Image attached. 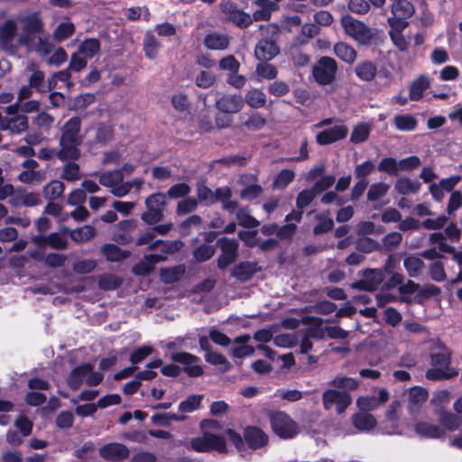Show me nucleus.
Returning a JSON list of instances; mask_svg holds the SVG:
<instances>
[{
    "instance_id": "obj_1",
    "label": "nucleus",
    "mask_w": 462,
    "mask_h": 462,
    "mask_svg": "<svg viewBox=\"0 0 462 462\" xmlns=\"http://www.w3.org/2000/svg\"><path fill=\"white\" fill-rule=\"evenodd\" d=\"M42 26L35 14L7 20L0 27V43L5 50L14 51L19 46L30 43Z\"/></svg>"
},
{
    "instance_id": "obj_2",
    "label": "nucleus",
    "mask_w": 462,
    "mask_h": 462,
    "mask_svg": "<svg viewBox=\"0 0 462 462\" xmlns=\"http://www.w3.org/2000/svg\"><path fill=\"white\" fill-rule=\"evenodd\" d=\"M80 126L81 120L77 116L64 124L60 140V150L58 153L60 160H77L80 156L79 146L83 140V136L80 134Z\"/></svg>"
},
{
    "instance_id": "obj_3",
    "label": "nucleus",
    "mask_w": 462,
    "mask_h": 462,
    "mask_svg": "<svg viewBox=\"0 0 462 462\" xmlns=\"http://www.w3.org/2000/svg\"><path fill=\"white\" fill-rule=\"evenodd\" d=\"M260 30L262 34L266 33L269 38L259 41L254 50V55L259 60H270L279 52V49L275 44V36L278 29L273 24H267L261 26Z\"/></svg>"
},
{
    "instance_id": "obj_4",
    "label": "nucleus",
    "mask_w": 462,
    "mask_h": 462,
    "mask_svg": "<svg viewBox=\"0 0 462 462\" xmlns=\"http://www.w3.org/2000/svg\"><path fill=\"white\" fill-rule=\"evenodd\" d=\"M457 374V372L449 366V356L446 350L431 356V368L426 373L429 380L448 379Z\"/></svg>"
},
{
    "instance_id": "obj_5",
    "label": "nucleus",
    "mask_w": 462,
    "mask_h": 462,
    "mask_svg": "<svg viewBox=\"0 0 462 462\" xmlns=\"http://www.w3.org/2000/svg\"><path fill=\"white\" fill-rule=\"evenodd\" d=\"M95 175L98 176L99 183L108 188L116 197H125L132 189V183L124 181V175L121 171H109L99 175L95 173Z\"/></svg>"
},
{
    "instance_id": "obj_6",
    "label": "nucleus",
    "mask_w": 462,
    "mask_h": 462,
    "mask_svg": "<svg viewBox=\"0 0 462 462\" xmlns=\"http://www.w3.org/2000/svg\"><path fill=\"white\" fill-rule=\"evenodd\" d=\"M341 25L345 32L362 44H367L373 38L372 30L363 22L346 14L341 17Z\"/></svg>"
},
{
    "instance_id": "obj_7",
    "label": "nucleus",
    "mask_w": 462,
    "mask_h": 462,
    "mask_svg": "<svg viewBox=\"0 0 462 462\" xmlns=\"http://www.w3.org/2000/svg\"><path fill=\"white\" fill-rule=\"evenodd\" d=\"M190 446L197 452H209L212 450L223 452L226 448V441L222 436L214 432L203 431L201 436L190 440Z\"/></svg>"
},
{
    "instance_id": "obj_8",
    "label": "nucleus",
    "mask_w": 462,
    "mask_h": 462,
    "mask_svg": "<svg viewBox=\"0 0 462 462\" xmlns=\"http://www.w3.org/2000/svg\"><path fill=\"white\" fill-rule=\"evenodd\" d=\"M166 194L155 193L149 196L145 200L147 211L143 213L142 219L147 224H155L163 217V209L166 207Z\"/></svg>"
},
{
    "instance_id": "obj_9",
    "label": "nucleus",
    "mask_w": 462,
    "mask_h": 462,
    "mask_svg": "<svg viewBox=\"0 0 462 462\" xmlns=\"http://www.w3.org/2000/svg\"><path fill=\"white\" fill-rule=\"evenodd\" d=\"M337 70V61L330 57H322L313 66L312 75L320 85H328L333 82Z\"/></svg>"
},
{
    "instance_id": "obj_10",
    "label": "nucleus",
    "mask_w": 462,
    "mask_h": 462,
    "mask_svg": "<svg viewBox=\"0 0 462 462\" xmlns=\"http://www.w3.org/2000/svg\"><path fill=\"white\" fill-rule=\"evenodd\" d=\"M270 422L273 430L282 439H291L298 433L296 423L282 411L273 413L270 417Z\"/></svg>"
},
{
    "instance_id": "obj_11",
    "label": "nucleus",
    "mask_w": 462,
    "mask_h": 462,
    "mask_svg": "<svg viewBox=\"0 0 462 462\" xmlns=\"http://www.w3.org/2000/svg\"><path fill=\"white\" fill-rule=\"evenodd\" d=\"M322 402L326 410L335 405L337 413H342L351 404L352 398L346 392L329 389L323 393Z\"/></svg>"
},
{
    "instance_id": "obj_12",
    "label": "nucleus",
    "mask_w": 462,
    "mask_h": 462,
    "mask_svg": "<svg viewBox=\"0 0 462 462\" xmlns=\"http://www.w3.org/2000/svg\"><path fill=\"white\" fill-rule=\"evenodd\" d=\"M392 16L388 17V24H394L397 23L400 25H408L406 21L411 17L415 13L413 5L407 0H395L391 5Z\"/></svg>"
},
{
    "instance_id": "obj_13",
    "label": "nucleus",
    "mask_w": 462,
    "mask_h": 462,
    "mask_svg": "<svg viewBox=\"0 0 462 462\" xmlns=\"http://www.w3.org/2000/svg\"><path fill=\"white\" fill-rule=\"evenodd\" d=\"M325 321L326 320L317 317L306 318V322L310 323V328L307 330L306 337L300 343L301 353H308L312 348V343L310 340V337H324L325 332L323 329V324Z\"/></svg>"
},
{
    "instance_id": "obj_14",
    "label": "nucleus",
    "mask_w": 462,
    "mask_h": 462,
    "mask_svg": "<svg viewBox=\"0 0 462 462\" xmlns=\"http://www.w3.org/2000/svg\"><path fill=\"white\" fill-rule=\"evenodd\" d=\"M171 360L183 365L184 371L189 376H199L203 373L199 357L186 352H177L171 355Z\"/></svg>"
},
{
    "instance_id": "obj_15",
    "label": "nucleus",
    "mask_w": 462,
    "mask_h": 462,
    "mask_svg": "<svg viewBox=\"0 0 462 462\" xmlns=\"http://www.w3.org/2000/svg\"><path fill=\"white\" fill-rule=\"evenodd\" d=\"M348 133L344 124L335 125L330 128L320 131L316 135V142L320 145H327L344 139Z\"/></svg>"
},
{
    "instance_id": "obj_16",
    "label": "nucleus",
    "mask_w": 462,
    "mask_h": 462,
    "mask_svg": "<svg viewBox=\"0 0 462 462\" xmlns=\"http://www.w3.org/2000/svg\"><path fill=\"white\" fill-rule=\"evenodd\" d=\"M383 281V273L380 269H368L364 274L363 278L352 284L353 288L361 289L365 291H374Z\"/></svg>"
},
{
    "instance_id": "obj_17",
    "label": "nucleus",
    "mask_w": 462,
    "mask_h": 462,
    "mask_svg": "<svg viewBox=\"0 0 462 462\" xmlns=\"http://www.w3.org/2000/svg\"><path fill=\"white\" fill-rule=\"evenodd\" d=\"M217 244L222 251L218 258V267L224 269L236 260L238 245L235 240L226 237L219 239Z\"/></svg>"
},
{
    "instance_id": "obj_18",
    "label": "nucleus",
    "mask_w": 462,
    "mask_h": 462,
    "mask_svg": "<svg viewBox=\"0 0 462 462\" xmlns=\"http://www.w3.org/2000/svg\"><path fill=\"white\" fill-rule=\"evenodd\" d=\"M280 0H254L252 8L254 9L253 19L254 21L269 20L272 13L278 9Z\"/></svg>"
},
{
    "instance_id": "obj_19",
    "label": "nucleus",
    "mask_w": 462,
    "mask_h": 462,
    "mask_svg": "<svg viewBox=\"0 0 462 462\" xmlns=\"http://www.w3.org/2000/svg\"><path fill=\"white\" fill-rule=\"evenodd\" d=\"M99 455L109 461H121L129 456V450L123 444L109 443L100 448Z\"/></svg>"
},
{
    "instance_id": "obj_20",
    "label": "nucleus",
    "mask_w": 462,
    "mask_h": 462,
    "mask_svg": "<svg viewBox=\"0 0 462 462\" xmlns=\"http://www.w3.org/2000/svg\"><path fill=\"white\" fill-rule=\"evenodd\" d=\"M245 101L238 95H226L216 102V106L223 113L236 114L244 106Z\"/></svg>"
},
{
    "instance_id": "obj_21",
    "label": "nucleus",
    "mask_w": 462,
    "mask_h": 462,
    "mask_svg": "<svg viewBox=\"0 0 462 462\" xmlns=\"http://www.w3.org/2000/svg\"><path fill=\"white\" fill-rule=\"evenodd\" d=\"M244 439L246 444L254 449L263 447L268 441V437L264 431L254 426L245 429Z\"/></svg>"
},
{
    "instance_id": "obj_22",
    "label": "nucleus",
    "mask_w": 462,
    "mask_h": 462,
    "mask_svg": "<svg viewBox=\"0 0 462 462\" xmlns=\"http://www.w3.org/2000/svg\"><path fill=\"white\" fill-rule=\"evenodd\" d=\"M17 106H11L6 107V112L10 117L7 119L5 128L9 129L13 133H21L24 131L27 126V117L25 116H16Z\"/></svg>"
},
{
    "instance_id": "obj_23",
    "label": "nucleus",
    "mask_w": 462,
    "mask_h": 462,
    "mask_svg": "<svg viewBox=\"0 0 462 462\" xmlns=\"http://www.w3.org/2000/svg\"><path fill=\"white\" fill-rule=\"evenodd\" d=\"M9 202L14 207H33L41 203V199L37 193L18 189L10 199Z\"/></svg>"
},
{
    "instance_id": "obj_24",
    "label": "nucleus",
    "mask_w": 462,
    "mask_h": 462,
    "mask_svg": "<svg viewBox=\"0 0 462 462\" xmlns=\"http://www.w3.org/2000/svg\"><path fill=\"white\" fill-rule=\"evenodd\" d=\"M390 30L388 32L389 37L393 44L400 51H406L409 47V40L403 35L402 31L408 25H400L397 23L389 24Z\"/></svg>"
},
{
    "instance_id": "obj_25",
    "label": "nucleus",
    "mask_w": 462,
    "mask_h": 462,
    "mask_svg": "<svg viewBox=\"0 0 462 462\" xmlns=\"http://www.w3.org/2000/svg\"><path fill=\"white\" fill-rule=\"evenodd\" d=\"M164 260L165 257L160 254L146 255L141 262L134 266L133 272L137 275H147L153 270L155 263Z\"/></svg>"
},
{
    "instance_id": "obj_26",
    "label": "nucleus",
    "mask_w": 462,
    "mask_h": 462,
    "mask_svg": "<svg viewBox=\"0 0 462 462\" xmlns=\"http://www.w3.org/2000/svg\"><path fill=\"white\" fill-rule=\"evenodd\" d=\"M89 370V364L82 365L75 368L68 377V384L73 389H79L83 383H86L87 373Z\"/></svg>"
},
{
    "instance_id": "obj_27",
    "label": "nucleus",
    "mask_w": 462,
    "mask_h": 462,
    "mask_svg": "<svg viewBox=\"0 0 462 462\" xmlns=\"http://www.w3.org/2000/svg\"><path fill=\"white\" fill-rule=\"evenodd\" d=\"M101 253L109 262H119L126 259L130 255L128 251L122 250L117 245L112 244L103 245Z\"/></svg>"
},
{
    "instance_id": "obj_28",
    "label": "nucleus",
    "mask_w": 462,
    "mask_h": 462,
    "mask_svg": "<svg viewBox=\"0 0 462 462\" xmlns=\"http://www.w3.org/2000/svg\"><path fill=\"white\" fill-rule=\"evenodd\" d=\"M399 407L398 402H393L386 411V425L383 430V432L386 434H398L402 433V430L398 428L396 423L397 420V409Z\"/></svg>"
},
{
    "instance_id": "obj_29",
    "label": "nucleus",
    "mask_w": 462,
    "mask_h": 462,
    "mask_svg": "<svg viewBox=\"0 0 462 462\" xmlns=\"http://www.w3.org/2000/svg\"><path fill=\"white\" fill-rule=\"evenodd\" d=\"M335 55L346 63L352 64L356 59L355 49L346 42H337L334 46Z\"/></svg>"
},
{
    "instance_id": "obj_30",
    "label": "nucleus",
    "mask_w": 462,
    "mask_h": 462,
    "mask_svg": "<svg viewBox=\"0 0 462 462\" xmlns=\"http://www.w3.org/2000/svg\"><path fill=\"white\" fill-rule=\"evenodd\" d=\"M160 49H161V44L156 40L152 32L147 31L145 32L144 38H143V51H144L145 56L150 60H153L157 57Z\"/></svg>"
},
{
    "instance_id": "obj_31",
    "label": "nucleus",
    "mask_w": 462,
    "mask_h": 462,
    "mask_svg": "<svg viewBox=\"0 0 462 462\" xmlns=\"http://www.w3.org/2000/svg\"><path fill=\"white\" fill-rule=\"evenodd\" d=\"M394 189L402 195L415 194L420 189V183L416 180L400 178L396 180Z\"/></svg>"
},
{
    "instance_id": "obj_32",
    "label": "nucleus",
    "mask_w": 462,
    "mask_h": 462,
    "mask_svg": "<svg viewBox=\"0 0 462 462\" xmlns=\"http://www.w3.org/2000/svg\"><path fill=\"white\" fill-rule=\"evenodd\" d=\"M204 43L211 50H225L229 44V38L225 34L212 32L205 37Z\"/></svg>"
},
{
    "instance_id": "obj_33",
    "label": "nucleus",
    "mask_w": 462,
    "mask_h": 462,
    "mask_svg": "<svg viewBox=\"0 0 462 462\" xmlns=\"http://www.w3.org/2000/svg\"><path fill=\"white\" fill-rule=\"evenodd\" d=\"M430 79L426 76H420L416 79L410 87V98L411 100L420 99L423 92L430 88Z\"/></svg>"
},
{
    "instance_id": "obj_34",
    "label": "nucleus",
    "mask_w": 462,
    "mask_h": 462,
    "mask_svg": "<svg viewBox=\"0 0 462 462\" xmlns=\"http://www.w3.org/2000/svg\"><path fill=\"white\" fill-rule=\"evenodd\" d=\"M415 431L426 438H439L445 434L444 430L439 427L428 422H420L415 426Z\"/></svg>"
},
{
    "instance_id": "obj_35",
    "label": "nucleus",
    "mask_w": 462,
    "mask_h": 462,
    "mask_svg": "<svg viewBox=\"0 0 462 462\" xmlns=\"http://www.w3.org/2000/svg\"><path fill=\"white\" fill-rule=\"evenodd\" d=\"M249 340V335H243L236 338V343L239 345L232 348V353L235 357L242 358L254 353V347L247 345Z\"/></svg>"
},
{
    "instance_id": "obj_36",
    "label": "nucleus",
    "mask_w": 462,
    "mask_h": 462,
    "mask_svg": "<svg viewBox=\"0 0 462 462\" xmlns=\"http://www.w3.org/2000/svg\"><path fill=\"white\" fill-rule=\"evenodd\" d=\"M353 424L360 430H369L375 426L376 420L373 415L361 411L353 416Z\"/></svg>"
},
{
    "instance_id": "obj_37",
    "label": "nucleus",
    "mask_w": 462,
    "mask_h": 462,
    "mask_svg": "<svg viewBox=\"0 0 462 462\" xmlns=\"http://www.w3.org/2000/svg\"><path fill=\"white\" fill-rule=\"evenodd\" d=\"M100 50V43L98 40L90 38L83 41L79 46V52L85 58L91 59Z\"/></svg>"
},
{
    "instance_id": "obj_38",
    "label": "nucleus",
    "mask_w": 462,
    "mask_h": 462,
    "mask_svg": "<svg viewBox=\"0 0 462 462\" xmlns=\"http://www.w3.org/2000/svg\"><path fill=\"white\" fill-rule=\"evenodd\" d=\"M228 19L240 27H247L252 23V16L242 10L230 6L228 11Z\"/></svg>"
},
{
    "instance_id": "obj_39",
    "label": "nucleus",
    "mask_w": 462,
    "mask_h": 462,
    "mask_svg": "<svg viewBox=\"0 0 462 462\" xmlns=\"http://www.w3.org/2000/svg\"><path fill=\"white\" fill-rule=\"evenodd\" d=\"M96 236V229L92 226H84L70 232V237L76 243H85Z\"/></svg>"
},
{
    "instance_id": "obj_40",
    "label": "nucleus",
    "mask_w": 462,
    "mask_h": 462,
    "mask_svg": "<svg viewBox=\"0 0 462 462\" xmlns=\"http://www.w3.org/2000/svg\"><path fill=\"white\" fill-rule=\"evenodd\" d=\"M403 265L411 277H417L423 269L424 263L420 258L410 255L403 260Z\"/></svg>"
},
{
    "instance_id": "obj_41",
    "label": "nucleus",
    "mask_w": 462,
    "mask_h": 462,
    "mask_svg": "<svg viewBox=\"0 0 462 462\" xmlns=\"http://www.w3.org/2000/svg\"><path fill=\"white\" fill-rule=\"evenodd\" d=\"M371 132V125L366 123L356 125L350 135V141L354 143H361L367 140Z\"/></svg>"
},
{
    "instance_id": "obj_42",
    "label": "nucleus",
    "mask_w": 462,
    "mask_h": 462,
    "mask_svg": "<svg viewBox=\"0 0 462 462\" xmlns=\"http://www.w3.org/2000/svg\"><path fill=\"white\" fill-rule=\"evenodd\" d=\"M185 273L183 265H178L161 271V279L165 283H173L179 281Z\"/></svg>"
},
{
    "instance_id": "obj_43",
    "label": "nucleus",
    "mask_w": 462,
    "mask_h": 462,
    "mask_svg": "<svg viewBox=\"0 0 462 462\" xmlns=\"http://www.w3.org/2000/svg\"><path fill=\"white\" fill-rule=\"evenodd\" d=\"M355 70L357 77L365 81L372 80L376 74V67L370 61L358 64Z\"/></svg>"
},
{
    "instance_id": "obj_44",
    "label": "nucleus",
    "mask_w": 462,
    "mask_h": 462,
    "mask_svg": "<svg viewBox=\"0 0 462 462\" xmlns=\"http://www.w3.org/2000/svg\"><path fill=\"white\" fill-rule=\"evenodd\" d=\"M248 106L253 108H259L265 105L266 97L265 94L259 89H251L246 95L245 100Z\"/></svg>"
},
{
    "instance_id": "obj_45",
    "label": "nucleus",
    "mask_w": 462,
    "mask_h": 462,
    "mask_svg": "<svg viewBox=\"0 0 462 462\" xmlns=\"http://www.w3.org/2000/svg\"><path fill=\"white\" fill-rule=\"evenodd\" d=\"M65 187L61 181L52 180L43 189V195L48 200H54L64 192Z\"/></svg>"
},
{
    "instance_id": "obj_46",
    "label": "nucleus",
    "mask_w": 462,
    "mask_h": 462,
    "mask_svg": "<svg viewBox=\"0 0 462 462\" xmlns=\"http://www.w3.org/2000/svg\"><path fill=\"white\" fill-rule=\"evenodd\" d=\"M255 272V264L251 263H242L235 267L233 275L240 281H247Z\"/></svg>"
},
{
    "instance_id": "obj_47",
    "label": "nucleus",
    "mask_w": 462,
    "mask_h": 462,
    "mask_svg": "<svg viewBox=\"0 0 462 462\" xmlns=\"http://www.w3.org/2000/svg\"><path fill=\"white\" fill-rule=\"evenodd\" d=\"M358 384L355 378L346 376H337L329 383L330 386L342 389L344 392L353 391L358 387Z\"/></svg>"
},
{
    "instance_id": "obj_48",
    "label": "nucleus",
    "mask_w": 462,
    "mask_h": 462,
    "mask_svg": "<svg viewBox=\"0 0 462 462\" xmlns=\"http://www.w3.org/2000/svg\"><path fill=\"white\" fill-rule=\"evenodd\" d=\"M394 125L400 131H412L417 125V120L411 115H399L394 117Z\"/></svg>"
},
{
    "instance_id": "obj_49",
    "label": "nucleus",
    "mask_w": 462,
    "mask_h": 462,
    "mask_svg": "<svg viewBox=\"0 0 462 462\" xmlns=\"http://www.w3.org/2000/svg\"><path fill=\"white\" fill-rule=\"evenodd\" d=\"M419 288L420 285L413 281L409 280L405 283L402 282L398 289L400 300L403 302H411L412 294L415 293Z\"/></svg>"
},
{
    "instance_id": "obj_50",
    "label": "nucleus",
    "mask_w": 462,
    "mask_h": 462,
    "mask_svg": "<svg viewBox=\"0 0 462 462\" xmlns=\"http://www.w3.org/2000/svg\"><path fill=\"white\" fill-rule=\"evenodd\" d=\"M243 124L250 131H259L266 125V119L259 113H254L248 116Z\"/></svg>"
},
{
    "instance_id": "obj_51",
    "label": "nucleus",
    "mask_w": 462,
    "mask_h": 462,
    "mask_svg": "<svg viewBox=\"0 0 462 462\" xmlns=\"http://www.w3.org/2000/svg\"><path fill=\"white\" fill-rule=\"evenodd\" d=\"M428 398V393L421 387H413L409 392L410 410L412 411V406H419Z\"/></svg>"
},
{
    "instance_id": "obj_52",
    "label": "nucleus",
    "mask_w": 462,
    "mask_h": 462,
    "mask_svg": "<svg viewBox=\"0 0 462 462\" xmlns=\"http://www.w3.org/2000/svg\"><path fill=\"white\" fill-rule=\"evenodd\" d=\"M198 202H202L207 206L216 203L215 193L204 184H199L197 187Z\"/></svg>"
},
{
    "instance_id": "obj_53",
    "label": "nucleus",
    "mask_w": 462,
    "mask_h": 462,
    "mask_svg": "<svg viewBox=\"0 0 462 462\" xmlns=\"http://www.w3.org/2000/svg\"><path fill=\"white\" fill-rule=\"evenodd\" d=\"M389 185L383 182L372 184L367 192V199L371 201H376L383 198L388 191Z\"/></svg>"
},
{
    "instance_id": "obj_54",
    "label": "nucleus",
    "mask_w": 462,
    "mask_h": 462,
    "mask_svg": "<svg viewBox=\"0 0 462 462\" xmlns=\"http://www.w3.org/2000/svg\"><path fill=\"white\" fill-rule=\"evenodd\" d=\"M203 395H192L180 403L179 409L182 412H192L200 406Z\"/></svg>"
},
{
    "instance_id": "obj_55",
    "label": "nucleus",
    "mask_w": 462,
    "mask_h": 462,
    "mask_svg": "<svg viewBox=\"0 0 462 462\" xmlns=\"http://www.w3.org/2000/svg\"><path fill=\"white\" fill-rule=\"evenodd\" d=\"M198 200L194 198L189 197L184 199L178 203L176 212L179 216L187 215L190 212L195 211L198 208Z\"/></svg>"
},
{
    "instance_id": "obj_56",
    "label": "nucleus",
    "mask_w": 462,
    "mask_h": 462,
    "mask_svg": "<svg viewBox=\"0 0 462 462\" xmlns=\"http://www.w3.org/2000/svg\"><path fill=\"white\" fill-rule=\"evenodd\" d=\"M18 180L26 184L42 182L44 180L43 172L40 171H23L18 176Z\"/></svg>"
},
{
    "instance_id": "obj_57",
    "label": "nucleus",
    "mask_w": 462,
    "mask_h": 462,
    "mask_svg": "<svg viewBox=\"0 0 462 462\" xmlns=\"http://www.w3.org/2000/svg\"><path fill=\"white\" fill-rule=\"evenodd\" d=\"M190 187L186 183H178L171 186L166 194L171 199H176L180 198H184L190 192Z\"/></svg>"
},
{
    "instance_id": "obj_58",
    "label": "nucleus",
    "mask_w": 462,
    "mask_h": 462,
    "mask_svg": "<svg viewBox=\"0 0 462 462\" xmlns=\"http://www.w3.org/2000/svg\"><path fill=\"white\" fill-rule=\"evenodd\" d=\"M236 219L240 226L245 227H255L259 225V222L250 216L246 208H240L236 211Z\"/></svg>"
},
{
    "instance_id": "obj_59",
    "label": "nucleus",
    "mask_w": 462,
    "mask_h": 462,
    "mask_svg": "<svg viewBox=\"0 0 462 462\" xmlns=\"http://www.w3.org/2000/svg\"><path fill=\"white\" fill-rule=\"evenodd\" d=\"M44 243L55 249H64L67 247V238L64 235L52 233L44 238Z\"/></svg>"
},
{
    "instance_id": "obj_60",
    "label": "nucleus",
    "mask_w": 462,
    "mask_h": 462,
    "mask_svg": "<svg viewBox=\"0 0 462 462\" xmlns=\"http://www.w3.org/2000/svg\"><path fill=\"white\" fill-rule=\"evenodd\" d=\"M441 425L448 430H456L462 425V419L459 416L447 413L440 418Z\"/></svg>"
},
{
    "instance_id": "obj_61",
    "label": "nucleus",
    "mask_w": 462,
    "mask_h": 462,
    "mask_svg": "<svg viewBox=\"0 0 462 462\" xmlns=\"http://www.w3.org/2000/svg\"><path fill=\"white\" fill-rule=\"evenodd\" d=\"M62 178L69 181L77 180L80 178L79 166L74 162H69L64 165Z\"/></svg>"
},
{
    "instance_id": "obj_62",
    "label": "nucleus",
    "mask_w": 462,
    "mask_h": 462,
    "mask_svg": "<svg viewBox=\"0 0 462 462\" xmlns=\"http://www.w3.org/2000/svg\"><path fill=\"white\" fill-rule=\"evenodd\" d=\"M256 74L262 79H273L277 76V69L269 63H259L256 67Z\"/></svg>"
},
{
    "instance_id": "obj_63",
    "label": "nucleus",
    "mask_w": 462,
    "mask_h": 462,
    "mask_svg": "<svg viewBox=\"0 0 462 462\" xmlns=\"http://www.w3.org/2000/svg\"><path fill=\"white\" fill-rule=\"evenodd\" d=\"M216 81V77L214 74L208 71L202 70L200 71L195 79V83L199 88H208L211 87Z\"/></svg>"
},
{
    "instance_id": "obj_64",
    "label": "nucleus",
    "mask_w": 462,
    "mask_h": 462,
    "mask_svg": "<svg viewBox=\"0 0 462 462\" xmlns=\"http://www.w3.org/2000/svg\"><path fill=\"white\" fill-rule=\"evenodd\" d=\"M378 170L391 175H395L400 171V167L396 160L393 158H385L380 162Z\"/></svg>"
}]
</instances>
